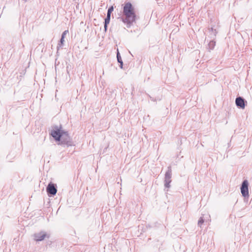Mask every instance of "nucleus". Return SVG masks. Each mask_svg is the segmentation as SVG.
Returning a JSON list of instances; mask_svg holds the SVG:
<instances>
[{
	"label": "nucleus",
	"mask_w": 252,
	"mask_h": 252,
	"mask_svg": "<svg viewBox=\"0 0 252 252\" xmlns=\"http://www.w3.org/2000/svg\"><path fill=\"white\" fill-rule=\"evenodd\" d=\"M59 144L66 145L67 147L72 145V141L67 131H66V133L64 134L62 137L61 140L59 143Z\"/></svg>",
	"instance_id": "obj_6"
},
{
	"label": "nucleus",
	"mask_w": 252,
	"mask_h": 252,
	"mask_svg": "<svg viewBox=\"0 0 252 252\" xmlns=\"http://www.w3.org/2000/svg\"><path fill=\"white\" fill-rule=\"evenodd\" d=\"M34 240L36 242L42 241L45 238H49L50 235L44 231H40L33 234Z\"/></svg>",
	"instance_id": "obj_7"
},
{
	"label": "nucleus",
	"mask_w": 252,
	"mask_h": 252,
	"mask_svg": "<svg viewBox=\"0 0 252 252\" xmlns=\"http://www.w3.org/2000/svg\"><path fill=\"white\" fill-rule=\"evenodd\" d=\"M216 45V42L214 39L210 41L208 44V49L210 51L213 50Z\"/></svg>",
	"instance_id": "obj_10"
},
{
	"label": "nucleus",
	"mask_w": 252,
	"mask_h": 252,
	"mask_svg": "<svg viewBox=\"0 0 252 252\" xmlns=\"http://www.w3.org/2000/svg\"><path fill=\"white\" fill-rule=\"evenodd\" d=\"M54 129L52 130L50 133L51 135L54 139L58 142H60L62 137L66 133V131L62 130V126L61 125L60 126H54Z\"/></svg>",
	"instance_id": "obj_2"
},
{
	"label": "nucleus",
	"mask_w": 252,
	"mask_h": 252,
	"mask_svg": "<svg viewBox=\"0 0 252 252\" xmlns=\"http://www.w3.org/2000/svg\"><path fill=\"white\" fill-rule=\"evenodd\" d=\"M214 30L213 28H211L210 29H209V32H213L214 31Z\"/></svg>",
	"instance_id": "obj_19"
},
{
	"label": "nucleus",
	"mask_w": 252,
	"mask_h": 252,
	"mask_svg": "<svg viewBox=\"0 0 252 252\" xmlns=\"http://www.w3.org/2000/svg\"><path fill=\"white\" fill-rule=\"evenodd\" d=\"M64 41V38L63 36H61V38L59 41V42L57 46V50L58 51L60 48H61L63 45V42Z\"/></svg>",
	"instance_id": "obj_11"
},
{
	"label": "nucleus",
	"mask_w": 252,
	"mask_h": 252,
	"mask_svg": "<svg viewBox=\"0 0 252 252\" xmlns=\"http://www.w3.org/2000/svg\"><path fill=\"white\" fill-rule=\"evenodd\" d=\"M108 25V24H106L104 23V31L105 32H107Z\"/></svg>",
	"instance_id": "obj_17"
},
{
	"label": "nucleus",
	"mask_w": 252,
	"mask_h": 252,
	"mask_svg": "<svg viewBox=\"0 0 252 252\" xmlns=\"http://www.w3.org/2000/svg\"><path fill=\"white\" fill-rule=\"evenodd\" d=\"M172 177V169L171 166H169L167 167V170L166 171L165 176H164V187L165 188H169L170 187V184L171 183Z\"/></svg>",
	"instance_id": "obj_3"
},
{
	"label": "nucleus",
	"mask_w": 252,
	"mask_h": 252,
	"mask_svg": "<svg viewBox=\"0 0 252 252\" xmlns=\"http://www.w3.org/2000/svg\"><path fill=\"white\" fill-rule=\"evenodd\" d=\"M149 97L150 98L151 100L152 101H156V98H154L153 97H152V96H151L150 95H148Z\"/></svg>",
	"instance_id": "obj_18"
},
{
	"label": "nucleus",
	"mask_w": 252,
	"mask_h": 252,
	"mask_svg": "<svg viewBox=\"0 0 252 252\" xmlns=\"http://www.w3.org/2000/svg\"><path fill=\"white\" fill-rule=\"evenodd\" d=\"M111 15L107 14L106 17L104 19V23L106 24H109L110 21Z\"/></svg>",
	"instance_id": "obj_12"
},
{
	"label": "nucleus",
	"mask_w": 252,
	"mask_h": 252,
	"mask_svg": "<svg viewBox=\"0 0 252 252\" xmlns=\"http://www.w3.org/2000/svg\"><path fill=\"white\" fill-rule=\"evenodd\" d=\"M249 182L247 180H244L241 186L240 189L242 196L244 197H249Z\"/></svg>",
	"instance_id": "obj_5"
},
{
	"label": "nucleus",
	"mask_w": 252,
	"mask_h": 252,
	"mask_svg": "<svg viewBox=\"0 0 252 252\" xmlns=\"http://www.w3.org/2000/svg\"><path fill=\"white\" fill-rule=\"evenodd\" d=\"M68 32V30H65L64 31L62 34V36H63L64 38L65 37V35Z\"/></svg>",
	"instance_id": "obj_16"
},
{
	"label": "nucleus",
	"mask_w": 252,
	"mask_h": 252,
	"mask_svg": "<svg viewBox=\"0 0 252 252\" xmlns=\"http://www.w3.org/2000/svg\"><path fill=\"white\" fill-rule=\"evenodd\" d=\"M46 191L48 196H54L57 192V187L56 184L50 182L46 188Z\"/></svg>",
	"instance_id": "obj_4"
},
{
	"label": "nucleus",
	"mask_w": 252,
	"mask_h": 252,
	"mask_svg": "<svg viewBox=\"0 0 252 252\" xmlns=\"http://www.w3.org/2000/svg\"><path fill=\"white\" fill-rule=\"evenodd\" d=\"M123 14V16L119 17V19L126 24L127 28H130L136 22L137 18L135 8L131 2H127L125 4Z\"/></svg>",
	"instance_id": "obj_1"
},
{
	"label": "nucleus",
	"mask_w": 252,
	"mask_h": 252,
	"mask_svg": "<svg viewBox=\"0 0 252 252\" xmlns=\"http://www.w3.org/2000/svg\"><path fill=\"white\" fill-rule=\"evenodd\" d=\"M217 33H218V32H217V30H214V31L213 32H212V33H211V34L212 35L211 38H214L216 36Z\"/></svg>",
	"instance_id": "obj_15"
},
{
	"label": "nucleus",
	"mask_w": 252,
	"mask_h": 252,
	"mask_svg": "<svg viewBox=\"0 0 252 252\" xmlns=\"http://www.w3.org/2000/svg\"><path fill=\"white\" fill-rule=\"evenodd\" d=\"M117 59L118 63H120V67L121 68H123V62L120 55V52L118 51V49H117Z\"/></svg>",
	"instance_id": "obj_9"
},
{
	"label": "nucleus",
	"mask_w": 252,
	"mask_h": 252,
	"mask_svg": "<svg viewBox=\"0 0 252 252\" xmlns=\"http://www.w3.org/2000/svg\"><path fill=\"white\" fill-rule=\"evenodd\" d=\"M204 219L203 218V217H200L198 221V225L200 227L201 226V225H202V224L204 223Z\"/></svg>",
	"instance_id": "obj_13"
},
{
	"label": "nucleus",
	"mask_w": 252,
	"mask_h": 252,
	"mask_svg": "<svg viewBox=\"0 0 252 252\" xmlns=\"http://www.w3.org/2000/svg\"><path fill=\"white\" fill-rule=\"evenodd\" d=\"M113 10H114L113 6H112V5L110 6L107 10V14L111 15V14L112 12L113 11Z\"/></svg>",
	"instance_id": "obj_14"
},
{
	"label": "nucleus",
	"mask_w": 252,
	"mask_h": 252,
	"mask_svg": "<svg viewBox=\"0 0 252 252\" xmlns=\"http://www.w3.org/2000/svg\"><path fill=\"white\" fill-rule=\"evenodd\" d=\"M24 1H27V0H22Z\"/></svg>",
	"instance_id": "obj_20"
},
{
	"label": "nucleus",
	"mask_w": 252,
	"mask_h": 252,
	"mask_svg": "<svg viewBox=\"0 0 252 252\" xmlns=\"http://www.w3.org/2000/svg\"><path fill=\"white\" fill-rule=\"evenodd\" d=\"M237 107L240 109H244L247 104V101L242 96H237L235 99Z\"/></svg>",
	"instance_id": "obj_8"
}]
</instances>
